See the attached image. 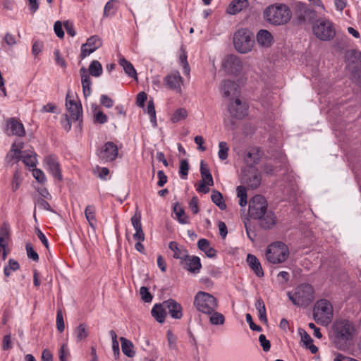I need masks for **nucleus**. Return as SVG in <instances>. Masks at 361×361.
Segmentation results:
<instances>
[{"instance_id": "nucleus-1", "label": "nucleus", "mask_w": 361, "mask_h": 361, "mask_svg": "<svg viewBox=\"0 0 361 361\" xmlns=\"http://www.w3.org/2000/svg\"><path fill=\"white\" fill-rule=\"evenodd\" d=\"M292 17L290 8L283 4H275L267 7L264 11V20L274 25H282L288 23Z\"/></svg>"}, {"instance_id": "nucleus-2", "label": "nucleus", "mask_w": 361, "mask_h": 361, "mask_svg": "<svg viewBox=\"0 0 361 361\" xmlns=\"http://www.w3.org/2000/svg\"><path fill=\"white\" fill-rule=\"evenodd\" d=\"M355 334V326L351 322L346 319H339L334 323L333 335L338 349H343V345L340 343V341L346 342L352 339Z\"/></svg>"}, {"instance_id": "nucleus-3", "label": "nucleus", "mask_w": 361, "mask_h": 361, "mask_svg": "<svg viewBox=\"0 0 361 361\" xmlns=\"http://www.w3.org/2000/svg\"><path fill=\"white\" fill-rule=\"evenodd\" d=\"M288 296L295 305L307 307L314 300V288L308 283H302L288 292Z\"/></svg>"}, {"instance_id": "nucleus-4", "label": "nucleus", "mask_w": 361, "mask_h": 361, "mask_svg": "<svg viewBox=\"0 0 361 361\" xmlns=\"http://www.w3.org/2000/svg\"><path fill=\"white\" fill-rule=\"evenodd\" d=\"M255 44L254 36L246 28L238 30L233 35V45L235 50L240 54H247L252 51Z\"/></svg>"}, {"instance_id": "nucleus-5", "label": "nucleus", "mask_w": 361, "mask_h": 361, "mask_svg": "<svg viewBox=\"0 0 361 361\" xmlns=\"http://www.w3.org/2000/svg\"><path fill=\"white\" fill-rule=\"evenodd\" d=\"M314 319L322 325H328L333 317V307L331 304L325 299L318 300L313 309Z\"/></svg>"}, {"instance_id": "nucleus-6", "label": "nucleus", "mask_w": 361, "mask_h": 361, "mask_svg": "<svg viewBox=\"0 0 361 361\" xmlns=\"http://www.w3.org/2000/svg\"><path fill=\"white\" fill-rule=\"evenodd\" d=\"M194 305L199 312L206 314H211L218 306L216 299L211 294L203 291L196 294Z\"/></svg>"}, {"instance_id": "nucleus-7", "label": "nucleus", "mask_w": 361, "mask_h": 361, "mask_svg": "<svg viewBox=\"0 0 361 361\" xmlns=\"http://www.w3.org/2000/svg\"><path fill=\"white\" fill-rule=\"evenodd\" d=\"M288 255V247L281 242L271 243L266 251V258L271 264H280L285 262Z\"/></svg>"}, {"instance_id": "nucleus-8", "label": "nucleus", "mask_w": 361, "mask_h": 361, "mask_svg": "<svg viewBox=\"0 0 361 361\" xmlns=\"http://www.w3.org/2000/svg\"><path fill=\"white\" fill-rule=\"evenodd\" d=\"M312 31L314 35L322 41L333 39L336 34L332 23L326 19L314 22L312 25Z\"/></svg>"}, {"instance_id": "nucleus-9", "label": "nucleus", "mask_w": 361, "mask_h": 361, "mask_svg": "<svg viewBox=\"0 0 361 361\" xmlns=\"http://www.w3.org/2000/svg\"><path fill=\"white\" fill-rule=\"evenodd\" d=\"M267 211V202L265 198L259 195L254 196L249 203V214L251 218L257 219L263 216Z\"/></svg>"}, {"instance_id": "nucleus-10", "label": "nucleus", "mask_w": 361, "mask_h": 361, "mask_svg": "<svg viewBox=\"0 0 361 361\" xmlns=\"http://www.w3.org/2000/svg\"><path fill=\"white\" fill-rule=\"evenodd\" d=\"M222 66L224 70L232 75H238L243 69V62L235 55H228L223 60Z\"/></svg>"}, {"instance_id": "nucleus-11", "label": "nucleus", "mask_w": 361, "mask_h": 361, "mask_svg": "<svg viewBox=\"0 0 361 361\" xmlns=\"http://www.w3.org/2000/svg\"><path fill=\"white\" fill-rule=\"evenodd\" d=\"M228 111L231 117L242 119L247 115L248 106L238 97L231 102L228 106Z\"/></svg>"}, {"instance_id": "nucleus-12", "label": "nucleus", "mask_w": 361, "mask_h": 361, "mask_svg": "<svg viewBox=\"0 0 361 361\" xmlns=\"http://www.w3.org/2000/svg\"><path fill=\"white\" fill-rule=\"evenodd\" d=\"M261 180L260 175L255 169L248 168L243 171L241 181L247 188L251 189L257 188L260 185Z\"/></svg>"}, {"instance_id": "nucleus-13", "label": "nucleus", "mask_w": 361, "mask_h": 361, "mask_svg": "<svg viewBox=\"0 0 361 361\" xmlns=\"http://www.w3.org/2000/svg\"><path fill=\"white\" fill-rule=\"evenodd\" d=\"M164 81L169 89L175 90L178 93H181V86L183 83V79L178 71H174L167 75L164 78Z\"/></svg>"}, {"instance_id": "nucleus-14", "label": "nucleus", "mask_w": 361, "mask_h": 361, "mask_svg": "<svg viewBox=\"0 0 361 361\" xmlns=\"http://www.w3.org/2000/svg\"><path fill=\"white\" fill-rule=\"evenodd\" d=\"M102 46V41L97 36H92L90 37L87 42L83 44L81 47V59H85L87 56L93 53L95 50Z\"/></svg>"}, {"instance_id": "nucleus-15", "label": "nucleus", "mask_w": 361, "mask_h": 361, "mask_svg": "<svg viewBox=\"0 0 361 361\" xmlns=\"http://www.w3.org/2000/svg\"><path fill=\"white\" fill-rule=\"evenodd\" d=\"M295 8L297 16L300 21L311 22L317 16L316 12L305 4L297 3Z\"/></svg>"}, {"instance_id": "nucleus-16", "label": "nucleus", "mask_w": 361, "mask_h": 361, "mask_svg": "<svg viewBox=\"0 0 361 361\" xmlns=\"http://www.w3.org/2000/svg\"><path fill=\"white\" fill-rule=\"evenodd\" d=\"M118 155V147L112 142H107L104 144L101 151V158L106 161H112L116 159Z\"/></svg>"}, {"instance_id": "nucleus-17", "label": "nucleus", "mask_w": 361, "mask_h": 361, "mask_svg": "<svg viewBox=\"0 0 361 361\" xmlns=\"http://www.w3.org/2000/svg\"><path fill=\"white\" fill-rule=\"evenodd\" d=\"M256 39L258 45L263 48H269L274 44L273 35L269 31L264 29L258 31Z\"/></svg>"}, {"instance_id": "nucleus-18", "label": "nucleus", "mask_w": 361, "mask_h": 361, "mask_svg": "<svg viewBox=\"0 0 361 361\" xmlns=\"http://www.w3.org/2000/svg\"><path fill=\"white\" fill-rule=\"evenodd\" d=\"M44 163L47 166V169L53 175V176L61 180L62 179V175L60 170L59 164L56 159L53 156H49L45 158Z\"/></svg>"}, {"instance_id": "nucleus-19", "label": "nucleus", "mask_w": 361, "mask_h": 361, "mask_svg": "<svg viewBox=\"0 0 361 361\" xmlns=\"http://www.w3.org/2000/svg\"><path fill=\"white\" fill-rule=\"evenodd\" d=\"M164 305L166 307L169 313L173 319H180L183 317L182 307L180 304L173 299L164 301Z\"/></svg>"}, {"instance_id": "nucleus-20", "label": "nucleus", "mask_w": 361, "mask_h": 361, "mask_svg": "<svg viewBox=\"0 0 361 361\" xmlns=\"http://www.w3.org/2000/svg\"><path fill=\"white\" fill-rule=\"evenodd\" d=\"M220 90L226 97L234 96L238 93V85L232 80H226L221 83Z\"/></svg>"}, {"instance_id": "nucleus-21", "label": "nucleus", "mask_w": 361, "mask_h": 361, "mask_svg": "<svg viewBox=\"0 0 361 361\" xmlns=\"http://www.w3.org/2000/svg\"><path fill=\"white\" fill-rule=\"evenodd\" d=\"M66 97V107L71 114V119L73 121H79L82 114V106L80 104H78L73 100H67Z\"/></svg>"}, {"instance_id": "nucleus-22", "label": "nucleus", "mask_w": 361, "mask_h": 361, "mask_svg": "<svg viewBox=\"0 0 361 361\" xmlns=\"http://www.w3.org/2000/svg\"><path fill=\"white\" fill-rule=\"evenodd\" d=\"M151 314L157 322L164 323L167 315L166 307L164 305V302L155 304L151 310Z\"/></svg>"}, {"instance_id": "nucleus-23", "label": "nucleus", "mask_w": 361, "mask_h": 361, "mask_svg": "<svg viewBox=\"0 0 361 361\" xmlns=\"http://www.w3.org/2000/svg\"><path fill=\"white\" fill-rule=\"evenodd\" d=\"M185 262V268L191 273H198L202 267V264L200 263V259L198 257L196 256H189L186 259H183Z\"/></svg>"}, {"instance_id": "nucleus-24", "label": "nucleus", "mask_w": 361, "mask_h": 361, "mask_svg": "<svg viewBox=\"0 0 361 361\" xmlns=\"http://www.w3.org/2000/svg\"><path fill=\"white\" fill-rule=\"evenodd\" d=\"M80 73L81 75L83 94L84 96L87 97L91 94V79L87 73V69L85 67H82L80 69Z\"/></svg>"}, {"instance_id": "nucleus-25", "label": "nucleus", "mask_w": 361, "mask_h": 361, "mask_svg": "<svg viewBox=\"0 0 361 361\" xmlns=\"http://www.w3.org/2000/svg\"><path fill=\"white\" fill-rule=\"evenodd\" d=\"M262 228L264 229H269L276 224V216L271 211H267L264 213L263 216L258 218Z\"/></svg>"}, {"instance_id": "nucleus-26", "label": "nucleus", "mask_w": 361, "mask_h": 361, "mask_svg": "<svg viewBox=\"0 0 361 361\" xmlns=\"http://www.w3.org/2000/svg\"><path fill=\"white\" fill-rule=\"evenodd\" d=\"M247 262L258 277H262L264 276L261 264L255 255L248 254L247 256Z\"/></svg>"}, {"instance_id": "nucleus-27", "label": "nucleus", "mask_w": 361, "mask_h": 361, "mask_svg": "<svg viewBox=\"0 0 361 361\" xmlns=\"http://www.w3.org/2000/svg\"><path fill=\"white\" fill-rule=\"evenodd\" d=\"M23 149V142H14L12 145L11 149L6 156V159L8 162L12 161L14 159L17 161L20 160V156L23 153L21 149Z\"/></svg>"}, {"instance_id": "nucleus-28", "label": "nucleus", "mask_w": 361, "mask_h": 361, "mask_svg": "<svg viewBox=\"0 0 361 361\" xmlns=\"http://www.w3.org/2000/svg\"><path fill=\"white\" fill-rule=\"evenodd\" d=\"M9 130H11V135L17 136H23L25 135L23 125L14 118H11L7 123V130L8 131Z\"/></svg>"}, {"instance_id": "nucleus-29", "label": "nucleus", "mask_w": 361, "mask_h": 361, "mask_svg": "<svg viewBox=\"0 0 361 361\" xmlns=\"http://www.w3.org/2000/svg\"><path fill=\"white\" fill-rule=\"evenodd\" d=\"M249 6L248 0H234L228 7L227 13L235 15Z\"/></svg>"}, {"instance_id": "nucleus-30", "label": "nucleus", "mask_w": 361, "mask_h": 361, "mask_svg": "<svg viewBox=\"0 0 361 361\" xmlns=\"http://www.w3.org/2000/svg\"><path fill=\"white\" fill-rule=\"evenodd\" d=\"M259 160V154L257 150L255 149H250L246 152L244 157V161L249 168L257 164Z\"/></svg>"}, {"instance_id": "nucleus-31", "label": "nucleus", "mask_w": 361, "mask_h": 361, "mask_svg": "<svg viewBox=\"0 0 361 361\" xmlns=\"http://www.w3.org/2000/svg\"><path fill=\"white\" fill-rule=\"evenodd\" d=\"M10 238V228L7 223L0 226V247L4 249L7 247Z\"/></svg>"}, {"instance_id": "nucleus-32", "label": "nucleus", "mask_w": 361, "mask_h": 361, "mask_svg": "<svg viewBox=\"0 0 361 361\" xmlns=\"http://www.w3.org/2000/svg\"><path fill=\"white\" fill-rule=\"evenodd\" d=\"M20 158V160L23 161L25 166L30 168H34L36 166L37 158L36 154L34 152L23 151Z\"/></svg>"}, {"instance_id": "nucleus-33", "label": "nucleus", "mask_w": 361, "mask_h": 361, "mask_svg": "<svg viewBox=\"0 0 361 361\" xmlns=\"http://www.w3.org/2000/svg\"><path fill=\"white\" fill-rule=\"evenodd\" d=\"M197 246L200 250L203 251L205 255L209 257H213L216 255V251L210 246V243L208 240L202 238L199 240Z\"/></svg>"}, {"instance_id": "nucleus-34", "label": "nucleus", "mask_w": 361, "mask_h": 361, "mask_svg": "<svg viewBox=\"0 0 361 361\" xmlns=\"http://www.w3.org/2000/svg\"><path fill=\"white\" fill-rule=\"evenodd\" d=\"M120 341L121 343V349L123 354L128 357H134L135 352L133 350L134 345L133 343L124 337H121Z\"/></svg>"}, {"instance_id": "nucleus-35", "label": "nucleus", "mask_w": 361, "mask_h": 361, "mask_svg": "<svg viewBox=\"0 0 361 361\" xmlns=\"http://www.w3.org/2000/svg\"><path fill=\"white\" fill-rule=\"evenodd\" d=\"M119 64L123 67L125 73L131 78H133L135 80H137V76L136 71L133 66V64L127 61L124 58H121L118 61Z\"/></svg>"}, {"instance_id": "nucleus-36", "label": "nucleus", "mask_w": 361, "mask_h": 361, "mask_svg": "<svg viewBox=\"0 0 361 361\" xmlns=\"http://www.w3.org/2000/svg\"><path fill=\"white\" fill-rule=\"evenodd\" d=\"M169 247L171 251L173 252V257L176 259L183 260V259H186L188 257L187 250L182 247H179L177 243L174 241L169 243Z\"/></svg>"}, {"instance_id": "nucleus-37", "label": "nucleus", "mask_w": 361, "mask_h": 361, "mask_svg": "<svg viewBox=\"0 0 361 361\" xmlns=\"http://www.w3.org/2000/svg\"><path fill=\"white\" fill-rule=\"evenodd\" d=\"M77 342L86 339L89 336V328L85 323L80 324L74 330Z\"/></svg>"}, {"instance_id": "nucleus-38", "label": "nucleus", "mask_w": 361, "mask_h": 361, "mask_svg": "<svg viewBox=\"0 0 361 361\" xmlns=\"http://www.w3.org/2000/svg\"><path fill=\"white\" fill-rule=\"evenodd\" d=\"M96 209L92 204L87 205L85 209V219L87 221L89 225L94 228V225L97 222L96 216Z\"/></svg>"}, {"instance_id": "nucleus-39", "label": "nucleus", "mask_w": 361, "mask_h": 361, "mask_svg": "<svg viewBox=\"0 0 361 361\" xmlns=\"http://www.w3.org/2000/svg\"><path fill=\"white\" fill-rule=\"evenodd\" d=\"M200 173L202 180L207 181V184L208 185L212 186L214 185L212 176L209 171V169L203 161H202L200 163Z\"/></svg>"}, {"instance_id": "nucleus-40", "label": "nucleus", "mask_w": 361, "mask_h": 361, "mask_svg": "<svg viewBox=\"0 0 361 361\" xmlns=\"http://www.w3.org/2000/svg\"><path fill=\"white\" fill-rule=\"evenodd\" d=\"M212 202L221 210L226 208L221 193L217 190H213L211 196Z\"/></svg>"}, {"instance_id": "nucleus-41", "label": "nucleus", "mask_w": 361, "mask_h": 361, "mask_svg": "<svg viewBox=\"0 0 361 361\" xmlns=\"http://www.w3.org/2000/svg\"><path fill=\"white\" fill-rule=\"evenodd\" d=\"M188 113L185 108H179L176 109L171 117L173 123H178L181 120H184L188 117Z\"/></svg>"}, {"instance_id": "nucleus-42", "label": "nucleus", "mask_w": 361, "mask_h": 361, "mask_svg": "<svg viewBox=\"0 0 361 361\" xmlns=\"http://www.w3.org/2000/svg\"><path fill=\"white\" fill-rule=\"evenodd\" d=\"M89 72L93 77L100 76L102 73V64L97 60L92 61L89 66Z\"/></svg>"}, {"instance_id": "nucleus-43", "label": "nucleus", "mask_w": 361, "mask_h": 361, "mask_svg": "<svg viewBox=\"0 0 361 361\" xmlns=\"http://www.w3.org/2000/svg\"><path fill=\"white\" fill-rule=\"evenodd\" d=\"M255 307L259 313V319L264 322H267L266 307L263 300L258 298L255 302Z\"/></svg>"}, {"instance_id": "nucleus-44", "label": "nucleus", "mask_w": 361, "mask_h": 361, "mask_svg": "<svg viewBox=\"0 0 361 361\" xmlns=\"http://www.w3.org/2000/svg\"><path fill=\"white\" fill-rule=\"evenodd\" d=\"M20 269L19 263L13 259L8 260V264L4 267V273L6 276H9L11 271H16Z\"/></svg>"}, {"instance_id": "nucleus-45", "label": "nucleus", "mask_w": 361, "mask_h": 361, "mask_svg": "<svg viewBox=\"0 0 361 361\" xmlns=\"http://www.w3.org/2000/svg\"><path fill=\"white\" fill-rule=\"evenodd\" d=\"M237 196L240 198L239 204L245 207L247 204V191L244 186L240 185L237 187Z\"/></svg>"}, {"instance_id": "nucleus-46", "label": "nucleus", "mask_w": 361, "mask_h": 361, "mask_svg": "<svg viewBox=\"0 0 361 361\" xmlns=\"http://www.w3.org/2000/svg\"><path fill=\"white\" fill-rule=\"evenodd\" d=\"M179 61L183 67L184 73L187 75L189 74L190 66L187 61V53H186L185 49L183 47H181V48H180V54L179 56Z\"/></svg>"}, {"instance_id": "nucleus-47", "label": "nucleus", "mask_w": 361, "mask_h": 361, "mask_svg": "<svg viewBox=\"0 0 361 361\" xmlns=\"http://www.w3.org/2000/svg\"><path fill=\"white\" fill-rule=\"evenodd\" d=\"M116 4H117L116 0L109 1L104 6V16H109L114 15L116 11Z\"/></svg>"}, {"instance_id": "nucleus-48", "label": "nucleus", "mask_w": 361, "mask_h": 361, "mask_svg": "<svg viewBox=\"0 0 361 361\" xmlns=\"http://www.w3.org/2000/svg\"><path fill=\"white\" fill-rule=\"evenodd\" d=\"M147 112L150 117V121L154 126H157L156 111L152 100L147 102Z\"/></svg>"}, {"instance_id": "nucleus-49", "label": "nucleus", "mask_w": 361, "mask_h": 361, "mask_svg": "<svg viewBox=\"0 0 361 361\" xmlns=\"http://www.w3.org/2000/svg\"><path fill=\"white\" fill-rule=\"evenodd\" d=\"M173 210H174V212L176 215V217H177L178 221L180 224H187L188 223L187 217L185 215L184 210L182 209V207L179 204H176L174 206Z\"/></svg>"}, {"instance_id": "nucleus-50", "label": "nucleus", "mask_w": 361, "mask_h": 361, "mask_svg": "<svg viewBox=\"0 0 361 361\" xmlns=\"http://www.w3.org/2000/svg\"><path fill=\"white\" fill-rule=\"evenodd\" d=\"M131 223L135 231H143L141 224V214L140 212H136L131 217Z\"/></svg>"}, {"instance_id": "nucleus-51", "label": "nucleus", "mask_w": 361, "mask_h": 361, "mask_svg": "<svg viewBox=\"0 0 361 361\" xmlns=\"http://www.w3.org/2000/svg\"><path fill=\"white\" fill-rule=\"evenodd\" d=\"M209 320L212 324L221 325L224 322V317L222 314L214 311L211 314Z\"/></svg>"}, {"instance_id": "nucleus-52", "label": "nucleus", "mask_w": 361, "mask_h": 361, "mask_svg": "<svg viewBox=\"0 0 361 361\" xmlns=\"http://www.w3.org/2000/svg\"><path fill=\"white\" fill-rule=\"evenodd\" d=\"M22 180L23 178H21L20 173L18 171H16L13 174L11 182V188L13 192L16 191L19 188Z\"/></svg>"}, {"instance_id": "nucleus-53", "label": "nucleus", "mask_w": 361, "mask_h": 361, "mask_svg": "<svg viewBox=\"0 0 361 361\" xmlns=\"http://www.w3.org/2000/svg\"><path fill=\"white\" fill-rule=\"evenodd\" d=\"M219 150L218 152L219 157L221 160H225L228 157V147L226 142H220L219 144Z\"/></svg>"}, {"instance_id": "nucleus-54", "label": "nucleus", "mask_w": 361, "mask_h": 361, "mask_svg": "<svg viewBox=\"0 0 361 361\" xmlns=\"http://www.w3.org/2000/svg\"><path fill=\"white\" fill-rule=\"evenodd\" d=\"M140 294L142 300L145 302H150L152 300V295L147 288L142 286L140 289Z\"/></svg>"}, {"instance_id": "nucleus-55", "label": "nucleus", "mask_w": 361, "mask_h": 361, "mask_svg": "<svg viewBox=\"0 0 361 361\" xmlns=\"http://www.w3.org/2000/svg\"><path fill=\"white\" fill-rule=\"evenodd\" d=\"M188 171H189L188 162L185 159H182L180 162V169H179L180 176L183 178H185V177L188 176Z\"/></svg>"}, {"instance_id": "nucleus-56", "label": "nucleus", "mask_w": 361, "mask_h": 361, "mask_svg": "<svg viewBox=\"0 0 361 361\" xmlns=\"http://www.w3.org/2000/svg\"><path fill=\"white\" fill-rule=\"evenodd\" d=\"M56 327L59 332H63L65 329L64 321L61 310H58L56 315Z\"/></svg>"}, {"instance_id": "nucleus-57", "label": "nucleus", "mask_w": 361, "mask_h": 361, "mask_svg": "<svg viewBox=\"0 0 361 361\" xmlns=\"http://www.w3.org/2000/svg\"><path fill=\"white\" fill-rule=\"evenodd\" d=\"M32 175L34 178L40 183H44L46 180V177L44 172L38 169H32Z\"/></svg>"}, {"instance_id": "nucleus-58", "label": "nucleus", "mask_w": 361, "mask_h": 361, "mask_svg": "<svg viewBox=\"0 0 361 361\" xmlns=\"http://www.w3.org/2000/svg\"><path fill=\"white\" fill-rule=\"evenodd\" d=\"M70 352L66 345H63L59 350V359L61 361H68Z\"/></svg>"}, {"instance_id": "nucleus-59", "label": "nucleus", "mask_w": 361, "mask_h": 361, "mask_svg": "<svg viewBox=\"0 0 361 361\" xmlns=\"http://www.w3.org/2000/svg\"><path fill=\"white\" fill-rule=\"evenodd\" d=\"M26 251L27 257L32 260L37 262L39 259V255L34 250L32 245L30 243L26 244Z\"/></svg>"}, {"instance_id": "nucleus-60", "label": "nucleus", "mask_w": 361, "mask_h": 361, "mask_svg": "<svg viewBox=\"0 0 361 361\" xmlns=\"http://www.w3.org/2000/svg\"><path fill=\"white\" fill-rule=\"evenodd\" d=\"M259 341L264 351L268 352L270 350V342L269 340L267 339L266 336L264 334L259 335Z\"/></svg>"}, {"instance_id": "nucleus-61", "label": "nucleus", "mask_w": 361, "mask_h": 361, "mask_svg": "<svg viewBox=\"0 0 361 361\" xmlns=\"http://www.w3.org/2000/svg\"><path fill=\"white\" fill-rule=\"evenodd\" d=\"M4 40L5 43L9 47H13L17 44V41L15 36L9 32H7L5 35Z\"/></svg>"}, {"instance_id": "nucleus-62", "label": "nucleus", "mask_w": 361, "mask_h": 361, "mask_svg": "<svg viewBox=\"0 0 361 361\" xmlns=\"http://www.w3.org/2000/svg\"><path fill=\"white\" fill-rule=\"evenodd\" d=\"M100 103L106 108H111L114 105L113 100L106 94L101 96Z\"/></svg>"}, {"instance_id": "nucleus-63", "label": "nucleus", "mask_w": 361, "mask_h": 361, "mask_svg": "<svg viewBox=\"0 0 361 361\" xmlns=\"http://www.w3.org/2000/svg\"><path fill=\"white\" fill-rule=\"evenodd\" d=\"M35 204L41 209L51 211L49 204L42 197L37 198Z\"/></svg>"}, {"instance_id": "nucleus-64", "label": "nucleus", "mask_w": 361, "mask_h": 361, "mask_svg": "<svg viewBox=\"0 0 361 361\" xmlns=\"http://www.w3.org/2000/svg\"><path fill=\"white\" fill-rule=\"evenodd\" d=\"M94 119L99 123H104L107 121V116L101 111L94 113Z\"/></svg>"}]
</instances>
